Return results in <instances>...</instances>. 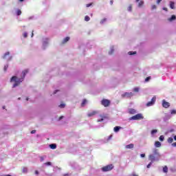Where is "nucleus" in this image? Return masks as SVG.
Returning a JSON list of instances; mask_svg holds the SVG:
<instances>
[{
  "label": "nucleus",
  "instance_id": "1",
  "mask_svg": "<svg viewBox=\"0 0 176 176\" xmlns=\"http://www.w3.org/2000/svg\"><path fill=\"white\" fill-rule=\"evenodd\" d=\"M27 74H28V70L25 69L22 72L21 78H19L16 76H12L10 79L11 82H14V84L13 85L12 87L13 88L17 87V86H19V85H20V83H21V82H23V80H24V78H25V76L27 75Z\"/></svg>",
  "mask_w": 176,
  "mask_h": 176
},
{
  "label": "nucleus",
  "instance_id": "2",
  "mask_svg": "<svg viewBox=\"0 0 176 176\" xmlns=\"http://www.w3.org/2000/svg\"><path fill=\"white\" fill-rule=\"evenodd\" d=\"M49 38H43L42 39V49L45 50L49 46Z\"/></svg>",
  "mask_w": 176,
  "mask_h": 176
},
{
  "label": "nucleus",
  "instance_id": "3",
  "mask_svg": "<svg viewBox=\"0 0 176 176\" xmlns=\"http://www.w3.org/2000/svg\"><path fill=\"white\" fill-rule=\"evenodd\" d=\"M148 160H151V163H155V162H159L160 160V157L150 154L148 155Z\"/></svg>",
  "mask_w": 176,
  "mask_h": 176
},
{
  "label": "nucleus",
  "instance_id": "4",
  "mask_svg": "<svg viewBox=\"0 0 176 176\" xmlns=\"http://www.w3.org/2000/svg\"><path fill=\"white\" fill-rule=\"evenodd\" d=\"M144 119V116H142V114L138 113L131 118H129V120H141Z\"/></svg>",
  "mask_w": 176,
  "mask_h": 176
},
{
  "label": "nucleus",
  "instance_id": "5",
  "mask_svg": "<svg viewBox=\"0 0 176 176\" xmlns=\"http://www.w3.org/2000/svg\"><path fill=\"white\" fill-rule=\"evenodd\" d=\"M113 169V164H109L105 166H103L101 170L103 173H107V171H111V170Z\"/></svg>",
  "mask_w": 176,
  "mask_h": 176
},
{
  "label": "nucleus",
  "instance_id": "6",
  "mask_svg": "<svg viewBox=\"0 0 176 176\" xmlns=\"http://www.w3.org/2000/svg\"><path fill=\"white\" fill-rule=\"evenodd\" d=\"M133 96H134L133 92H125L124 94H122V97L124 98H131V97H133Z\"/></svg>",
  "mask_w": 176,
  "mask_h": 176
},
{
  "label": "nucleus",
  "instance_id": "7",
  "mask_svg": "<svg viewBox=\"0 0 176 176\" xmlns=\"http://www.w3.org/2000/svg\"><path fill=\"white\" fill-rule=\"evenodd\" d=\"M10 54V52H7L4 54V55L3 56L2 58H3L4 60H7V61H11L12 58H13V57L12 56H9L8 58V56H9Z\"/></svg>",
  "mask_w": 176,
  "mask_h": 176
},
{
  "label": "nucleus",
  "instance_id": "8",
  "mask_svg": "<svg viewBox=\"0 0 176 176\" xmlns=\"http://www.w3.org/2000/svg\"><path fill=\"white\" fill-rule=\"evenodd\" d=\"M155 102H156V96L153 97L151 99V101L146 103V107H153V105H155Z\"/></svg>",
  "mask_w": 176,
  "mask_h": 176
},
{
  "label": "nucleus",
  "instance_id": "9",
  "mask_svg": "<svg viewBox=\"0 0 176 176\" xmlns=\"http://www.w3.org/2000/svg\"><path fill=\"white\" fill-rule=\"evenodd\" d=\"M110 103H111V102L109 100H107V99H103L101 101V104L104 107H109Z\"/></svg>",
  "mask_w": 176,
  "mask_h": 176
},
{
  "label": "nucleus",
  "instance_id": "10",
  "mask_svg": "<svg viewBox=\"0 0 176 176\" xmlns=\"http://www.w3.org/2000/svg\"><path fill=\"white\" fill-rule=\"evenodd\" d=\"M173 118L170 113H166L165 116L163 118L164 122H167V120H170Z\"/></svg>",
  "mask_w": 176,
  "mask_h": 176
},
{
  "label": "nucleus",
  "instance_id": "11",
  "mask_svg": "<svg viewBox=\"0 0 176 176\" xmlns=\"http://www.w3.org/2000/svg\"><path fill=\"white\" fill-rule=\"evenodd\" d=\"M162 107L164 108H169L170 107V102H166V100H162Z\"/></svg>",
  "mask_w": 176,
  "mask_h": 176
},
{
  "label": "nucleus",
  "instance_id": "12",
  "mask_svg": "<svg viewBox=\"0 0 176 176\" xmlns=\"http://www.w3.org/2000/svg\"><path fill=\"white\" fill-rule=\"evenodd\" d=\"M151 155H154L160 157V153H159V150H157V148L153 149V153Z\"/></svg>",
  "mask_w": 176,
  "mask_h": 176
},
{
  "label": "nucleus",
  "instance_id": "13",
  "mask_svg": "<svg viewBox=\"0 0 176 176\" xmlns=\"http://www.w3.org/2000/svg\"><path fill=\"white\" fill-rule=\"evenodd\" d=\"M126 149H133L134 148V144H129L125 146Z\"/></svg>",
  "mask_w": 176,
  "mask_h": 176
},
{
  "label": "nucleus",
  "instance_id": "14",
  "mask_svg": "<svg viewBox=\"0 0 176 176\" xmlns=\"http://www.w3.org/2000/svg\"><path fill=\"white\" fill-rule=\"evenodd\" d=\"M129 113H130L131 115H135V113H137V111H135V109H129Z\"/></svg>",
  "mask_w": 176,
  "mask_h": 176
},
{
  "label": "nucleus",
  "instance_id": "15",
  "mask_svg": "<svg viewBox=\"0 0 176 176\" xmlns=\"http://www.w3.org/2000/svg\"><path fill=\"white\" fill-rule=\"evenodd\" d=\"M170 116H175L176 115V109H171L170 110Z\"/></svg>",
  "mask_w": 176,
  "mask_h": 176
},
{
  "label": "nucleus",
  "instance_id": "16",
  "mask_svg": "<svg viewBox=\"0 0 176 176\" xmlns=\"http://www.w3.org/2000/svg\"><path fill=\"white\" fill-rule=\"evenodd\" d=\"M175 3H174V1H170V9H175Z\"/></svg>",
  "mask_w": 176,
  "mask_h": 176
},
{
  "label": "nucleus",
  "instance_id": "17",
  "mask_svg": "<svg viewBox=\"0 0 176 176\" xmlns=\"http://www.w3.org/2000/svg\"><path fill=\"white\" fill-rule=\"evenodd\" d=\"M96 113H97V112L92 111L91 113H88L87 116H89V118H91V116H94V115H96Z\"/></svg>",
  "mask_w": 176,
  "mask_h": 176
},
{
  "label": "nucleus",
  "instance_id": "18",
  "mask_svg": "<svg viewBox=\"0 0 176 176\" xmlns=\"http://www.w3.org/2000/svg\"><path fill=\"white\" fill-rule=\"evenodd\" d=\"M50 148L51 149H56V148H57V144H50Z\"/></svg>",
  "mask_w": 176,
  "mask_h": 176
},
{
  "label": "nucleus",
  "instance_id": "19",
  "mask_svg": "<svg viewBox=\"0 0 176 176\" xmlns=\"http://www.w3.org/2000/svg\"><path fill=\"white\" fill-rule=\"evenodd\" d=\"M155 146L156 148H160V146H162V143H160V142H155Z\"/></svg>",
  "mask_w": 176,
  "mask_h": 176
},
{
  "label": "nucleus",
  "instance_id": "20",
  "mask_svg": "<svg viewBox=\"0 0 176 176\" xmlns=\"http://www.w3.org/2000/svg\"><path fill=\"white\" fill-rule=\"evenodd\" d=\"M122 127L121 126H115L113 130L115 131V133H118L119 131V130H121Z\"/></svg>",
  "mask_w": 176,
  "mask_h": 176
},
{
  "label": "nucleus",
  "instance_id": "21",
  "mask_svg": "<svg viewBox=\"0 0 176 176\" xmlns=\"http://www.w3.org/2000/svg\"><path fill=\"white\" fill-rule=\"evenodd\" d=\"M176 19V16L175 14L172 15L170 18L168 19V21H174Z\"/></svg>",
  "mask_w": 176,
  "mask_h": 176
},
{
  "label": "nucleus",
  "instance_id": "22",
  "mask_svg": "<svg viewBox=\"0 0 176 176\" xmlns=\"http://www.w3.org/2000/svg\"><path fill=\"white\" fill-rule=\"evenodd\" d=\"M68 41H69V37L67 36V37H65L63 41H62V43L64 44V43H67V42H68Z\"/></svg>",
  "mask_w": 176,
  "mask_h": 176
},
{
  "label": "nucleus",
  "instance_id": "23",
  "mask_svg": "<svg viewBox=\"0 0 176 176\" xmlns=\"http://www.w3.org/2000/svg\"><path fill=\"white\" fill-rule=\"evenodd\" d=\"M167 141L168 144H173L174 139H173V138H168Z\"/></svg>",
  "mask_w": 176,
  "mask_h": 176
},
{
  "label": "nucleus",
  "instance_id": "24",
  "mask_svg": "<svg viewBox=\"0 0 176 176\" xmlns=\"http://www.w3.org/2000/svg\"><path fill=\"white\" fill-rule=\"evenodd\" d=\"M113 52H115V49L113 48V47H111L110 51L109 52V54H112Z\"/></svg>",
  "mask_w": 176,
  "mask_h": 176
},
{
  "label": "nucleus",
  "instance_id": "25",
  "mask_svg": "<svg viewBox=\"0 0 176 176\" xmlns=\"http://www.w3.org/2000/svg\"><path fill=\"white\" fill-rule=\"evenodd\" d=\"M168 168L167 167V166H165L164 168H163V172L164 173H168Z\"/></svg>",
  "mask_w": 176,
  "mask_h": 176
},
{
  "label": "nucleus",
  "instance_id": "26",
  "mask_svg": "<svg viewBox=\"0 0 176 176\" xmlns=\"http://www.w3.org/2000/svg\"><path fill=\"white\" fill-rule=\"evenodd\" d=\"M87 102V100L86 99H84L81 104V107H85V105L86 104Z\"/></svg>",
  "mask_w": 176,
  "mask_h": 176
},
{
  "label": "nucleus",
  "instance_id": "27",
  "mask_svg": "<svg viewBox=\"0 0 176 176\" xmlns=\"http://www.w3.org/2000/svg\"><path fill=\"white\" fill-rule=\"evenodd\" d=\"M128 54H129V56H133V54H137V52H129Z\"/></svg>",
  "mask_w": 176,
  "mask_h": 176
},
{
  "label": "nucleus",
  "instance_id": "28",
  "mask_svg": "<svg viewBox=\"0 0 176 176\" xmlns=\"http://www.w3.org/2000/svg\"><path fill=\"white\" fill-rule=\"evenodd\" d=\"M160 141L163 142L164 141V135H160L159 138Z\"/></svg>",
  "mask_w": 176,
  "mask_h": 176
},
{
  "label": "nucleus",
  "instance_id": "29",
  "mask_svg": "<svg viewBox=\"0 0 176 176\" xmlns=\"http://www.w3.org/2000/svg\"><path fill=\"white\" fill-rule=\"evenodd\" d=\"M157 133V129H153L151 131V135H153V134H156Z\"/></svg>",
  "mask_w": 176,
  "mask_h": 176
},
{
  "label": "nucleus",
  "instance_id": "30",
  "mask_svg": "<svg viewBox=\"0 0 176 176\" xmlns=\"http://www.w3.org/2000/svg\"><path fill=\"white\" fill-rule=\"evenodd\" d=\"M85 21H90V16H85Z\"/></svg>",
  "mask_w": 176,
  "mask_h": 176
},
{
  "label": "nucleus",
  "instance_id": "31",
  "mask_svg": "<svg viewBox=\"0 0 176 176\" xmlns=\"http://www.w3.org/2000/svg\"><path fill=\"white\" fill-rule=\"evenodd\" d=\"M21 10H16V16H21Z\"/></svg>",
  "mask_w": 176,
  "mask_h": 176
},
{
  "label": "nucleus",
  "instance_id": "32",
  "mask_svg": "<svg viewBox=\"0 0 176 176\" xmlns=\"http://www.w3.org/2000/svg\"><path fill=\"white\" fill-rule=\"evenodd\" d=\"M44 166H52V162H45V163H44Z\"/></svg>",
  "mask_w": 176,
  "mask_h": 176
},
{
  "label": "nucleus",
  "instance_id": "33",
  "mask_svg": "<svg viewBox=\"0 0 176 176\" xmlns=\"http://www.w3.org/2000/svg\"><path fill=\"white\" fill-rule=\"evenodd\" d=\"M142 5H144V1H141L138 3V8H141V6H142Z\"/></svg>",
  "mask_w": 176,
  "mask_h": 176
},
{
  "label": "nucleus",
  "instance_id": "34",
  "mask_svg": "<svg viewBox=\"0 0 176 176\" xmlns=\"http://www.w3.org/2000/svg\"><path fill=\"white\" fill-rule=\"evenodd\" d=\"M105 21H107V19L106 18H104V19H102L100 21V24H104L105 23Z\"/></svg>",
  "mask_w": 176,
  "mask_h": 176
},
{
  "label": "nucleus",
  "instance_id": "35",
  "mask_svg": "<svg viewBox=\"0 0 176 176\" xmlns=\"http://www.w3.org/2000/svg\"><path fill=\"white\" fill-rule=\"evenodd\" d=\"M9 67V65H6L5 66H4V68H3V69H4V71L5 72H6V71H8V68Z\"/></svg>",
  "mask_w": 176,
  "mask_h": 176
},
{
  "label": "nucleus",
  "instance_id": "36",
  "mask_svg": "<svg viewBox=\"0 0 176 176\" xmlns=\"http://www.w3.org/2000/svg\"><path fill=\"white\" fill-rule=\"evenodd\" d=\"M23 38H27L28 36V33L27 32H25L23 34Z\"/></svg>",
  "mask_w": 176,
  "mask_h": 176
},
{
  "label": "nucleus",
  "instance_id": "37",
  "mask_svg": "<svg viewBox=\"0 0 176 176\" xmlns=\"http://www.w3.org/2000/svg\"><path fill=\"white\" fill-rule=\"evenodd\" d=\"M133 91L136 92V93H138V91H140V88L138 87H135L133 89Z\"/></svg>",
  "mask_w": 176,
  "mask_h": 176
},
{
  "label": "nucleus",
  "instance_id": "38",
  "mask_svg": "<svg viewBox=\"0 0 176 176\" xmlns=\"http://www.w3.org/2000/svg\"><path fill=\"white\" fill-rule=\"evenodd\" d=\"M152 164H153V162L151 161V162L147 165V168H151V166H152Z\"/></svg>",
  "mask_w": 176,
  "mask_h": 176
},
{
  "label": "nucleus",
  "instance_id": "39",
  "mask_svg": "<svg viewBox=\"0 0 176 176\" xmlns=\"http://www.w3.org/2000/svg\"><path fill=\"white\" fill-rule=\"evenodd\" d=\"M90 6H93V3H90L86 5V8H90Z\"/></svg>",
  "mask_w": 176,
  "mask_h": 176
},
{
  "label": "nucleus",
  "instance_id": "40",
  "mask_svg": "<svg viewBox=\"0 0 176 176\" xmlns=\"http://www.w3.org/2000/svg\"><path fill=\"white\" fill-rule=\"evenodd\" d=\"M149 80H151V76L146 78L145 82H149Z\"/></svg>",
  "mask_w": 176,
  "mask_h": 176
},
{
  "label": "nucleus",
  "instance_id": "41",
  "mask_svg": "<svg viewBox=\"0 0 176 176\" xmlns=\"http://www.w3.org/2000/svg\"><path fill=\"white\" fill-rule=\"evenodd\" d=\"M65 104H60L59 105V108H65Z\"/></svg>",
  "mask_w": 176,
  "mask_h": 176
},
{
  "label": "nucleus",
  "instance_id": "42",
  "mask_svg": "<svg viewBox=\"0 0 176 176\" xmlns=\"http://www.w3.org/2000/svg\"><path fill=\"white\" fill-rule=\"evenodd\" d=\"M27 171H28V169L27 168H23V173H27Z\"/></svg>",
  "mask_w": 176,
  "mask_h": 176
},
{
  "label": "nucleus",
  "instance_id": "43",
  "mask_svg": "<svg viewBox=\"0 0 176 176\" xmlns=\"http://www.w3.org/2000/svg\"><path fill=\"white\" fill-rule=\"evenodd\" d=\"M131 9H132L131 6H129L128 7V12H131Z\"/></svg>",
  "mask_w": 176,
  "mask_h": 176
},
{
  "label": "nucleus",
  "instance_id": "44",
  "mask_svg": "<svg viewBox=\"0 0 176 176\" xmlns=\"http://www.w3.org/2000/svg\"><path fill=\"white\" fill-rule=\"evenodd\" d=\"M45 160V157H40V162H43Z\"/></svg>",
  "mask_w": 176,
  "mask_h": 176
},
{
  "label": "nucleus",
  "instance_id": "45",
  "mask_svg": "<svg viewBox=\"0 0 176 176\" xmlns=\"http://www.w3.org/2000/svg\"><path fill=\"white\" fill-rule=\"evenodd\" d=\"M151 9L153 10L154 9H156V5H153L151 6Z\"/></svg>",
  "mask_w": 176,
  "mask_h": 176
},
{
  "label": "nucleus",
  "instance_id": "46",
  "mask_svg": "<svg viewBox=\"0 0 176 176\" xmlns=\"http://www.w3.org/2000/svg\"><path fill=\"white\" fill-rule=\"evenodd\" d=\"M35 133H36V130H32L31 131V134H35Z\"/></svg>",
  "mask_w": 176,
  "mask_h": 176
},
{
  "label": "nucleus",
  "instance_id": "47",
  "mask_svg": "<svg viewBox=\"0 0 176 176\" xmlns=\"http://www.w3.org/2000/svg\"><path fill=\"white\" fill-rule=\"evenodd\" d=\"M98 122H104V118L98 119Z\"/></svg>",
  "mask_w": 176,
  "mask_h": 176
},
{
  "label": "nucleus",
  "instance_id": "48",
  "mask_svg": "<svg viewBox=\"0 0 176 176\" xmlns=\"http://www.w3.org/2000/svg\"><path fill=\"white\" fill-rule=\"evenodd\" d=\"M140 157H145V153L140 154Z\"/></svg>",
  "mask_w": 176,
  "mask_h": 176
},
{
  "label": "nucleus",
  "instance_id": "49",
  "mask_svg": "<svg viewBox=\"0 0 176 176\" xmlns=\"http://www.w3.org/2000/svg\"><path fill=\"white\" fill-rule=\"evenodd\" d=\"M163 0H157V5H159V3H160V2H162Z\"/></svg>",
  "mask_w": 176,
  "mask_h": 176
},
{
  "label": "nucleus",
  "instance_id": "50",
  "mask_svg": "<svg viewBox=\"0 0 176 176\" xmlns=\"http://www.w3.org/2000/svg\"><path fill=\"white\" fill-rule=\"evenodd\" d=\"M112 137H113V135H110L109 136V138H108V140H111V138H112Z\"/></svg>",
  "mask_w": 176,
  "mask_h": 176
},
{
  "label": "nucleus",
  "instance_id": "51",
  "mask_svg": "<svg viewBox=\"0 0 176 176\" xmlns=\"http://www.w3.org/2000/svg\"><path fill=\"white\" fill-rule=\"evenodd\" d=\"M58 91H60L59 90L54 91V94H56L57 93H58Z\"/></svg>",
  "mask_w": 176,
  "mask_h": 176
},
{
  "label": "nucleus",
  "instance_id": "52",
  "mask_svg": "<svg viewBox=\"0 0 176 176\" xmlns=\"http://www.w3.org/2000/svg\"><path fill=\"white\" fill-rule=\"evenodd\" d=\"M171 145H172L173 146H174V147H176V142L173 143Z\"/></svg>",
  "mask_w": 176,
  "mask_h": 176
},
{
  "label": "nucleus",
  "instance_id": "53",
  "mask_svg": "<svg viewBox=\"0 0 176 176\" xmlns=\"http://www.w3.org/2000/svg\"><path fill=\"white\" fill-rule=\"evenodd\" d=\"M162 9H163L164 10H165V12H167V10H168L167 8H164V7Z\"/></svg>",
  "mask_w": 176,
  "mask_h": 176
},
{
  "label": "nucleus",
  "instance_id": "54",
  "mask_svg": "<svg viewBox=\"0 0 176 176\" xmlns=\"http://www.w3.org/2000/svg\"><path fill=\"white\" fill-rule=\"evenodd\" d=\"M35 174H36V175H38V174H39V172H38V170H36V171H35Z\"/></svg>",
  "mask_w": 176,
  "mask_h": 176
},
{
  "label": "nucleus",
  "instance_id": "55",
  "mask_svg": "<svg viewBox=\"0 0 176 176\" xmlns=\"http://www.w3.org/2000/svg\"><path fill=\"white\" fill-rule=\"evenodd\" d=\"M169 132H170V133H173V132H174V129H170V130L169 131Z\"/></svg>",
  "mask_w": 176,
  "mask_h": 176
},
{
  "label": "nucleus",
  "instance_id": "56",
  "mask_svg": "<svg viewBox=\"0 0 176 176\" xmlns=\"http://www.w3.org/2000/svg\"><path fill=\"white\" fill-rule=\"evenodd\" d=\"M33 18H34V16H30V17H29V20H32Z\"/></svg>",
  "mask_w": 176,
  "mask_h": 176
},
{
  "label": "nucleus",
  "instance_id": "57",
  "mask_svg": "<svg viewBox=\"0 0 176 176\" xmlns=\"http://www.w3.org/2000/svg\"><path fill=\"white\" fill-rule=\"evenodd\" d=\"M110 3H111V5H113V1L111 0V1H110Z\"/></svg>",
  "mask_w": 176,
  "mask_h": 176
},
{
  "label": "nucleus",
  "instance_id": "58",
  "mask_svg": "<svg viewBox=\"0 0 176 176\" xmlns=\"http://www.w3.org/2000/svg\"><path fill=\"white\" fill-rule=\"evenodd\" d=\"M173 139L175 140V141H176V135L173 136Z\"/></svg>",
  "mask_w": 176,
  "mask_h": 176
},
{
  "label": "nucleus",
  "instance_id": "59",
  "mask_svg": "<svg viewBox=\"0 0 176 176\" xmlns=\"http://www.w3.org/2000/svg\"><path fill=\"white\" fill-rule=\"evenodd\" d=\"M63 118H64L63 116H60V118H59V120H61V119H63Z\"/></svg>",
  "mask_w": 176,
  "mask_h": 176
},
{
  "label": "nucleus",
  "instance_id": "60",
  "mask_svg": "<svg viewBox=\"0 0 176 176\" xmlns=\"http://www.w3.org/2000/svg\"><path fill=\"white\" fill-rule=\"evenodd\" d=\"M133 176H138V175H135V173H133Z\"/></svg>",
  "mask_w": 176,
  "mask_h": 176
},
{
  "label": "nucleus",
  "instance_id": "61",
  "mask_svg": "<svg viewBox=\"0 0 176 176\" xmlns=\"http://www.w3.org/2000/svg\"><path fill=\"white\" fill-rule=\"evenodd\" d=\"M19 2H24V0H19Z\"/></svg>",
  "mask_w": 176,
  "mask_h": 176
},
{
  "label": "nucleus",
  "instance_id": "62",
  "mask_svg": "<svg viewBox=\"0 0 176 176\" xmlns=\"http://www.w3.org/2000/svg\"><path fill=\"white\" fill-rule=\"evenodd\" d=\"M32 36H34V33L33 32L32 33Z\"/></svg>",
  "mask_w": 176,
  "mask_h": 176
},
{
  "label": "nucleus",
  "instance_id": "63",
  "mask_svg": "<svg viewBox=\"0 0 176 176\" xmlns=\"http://www.w3.org/2000/svg\"><path fill=\"white\" fill-rule=\"evenodd\" d=\"M136 2H140V0H136Z\"/></svg>",
  "mask_w": 176,
  "mask_h": 176
},
{
  "label": "nucleus",
  "instance_id": "64",
  "mask_svg": "<svg viewBox=\"0 0 176 176\" xmlns=\"http://www.w3.org/2000/svg\"><path fill=\"white\" fill-rule=\"evenodd\" d=\"M26 100L28 101V98H26Z\"/></svg>",
  "mask_w": 176,
  "mask_h": 176
}]
</instances>
